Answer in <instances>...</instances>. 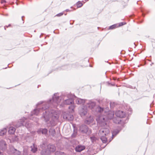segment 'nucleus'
<instances>
[{"instance_id": "nucleus-1", "label": "nucleus", "mask_w": 155, "mask_h": 155, "mask_svg": "<svg viewBox=\"0 0 155 155\" xmlns=\"http://www.w3.org/2000/svg\"><path fill=\"white\" fill-rule=\"evenodd\" d=\"M62 97L59 96L58 93H55L52 99L50 100L49 102L45 103L43 104L41 107V108L35 109L32 111L31 112V115H38L41 110H45V112H44L42 116V118L43 119L45 122H48L50 119L51 114L54 113L51 115V119L50 121V125L49 126H54L57 124V122L58 120L59 117L58 114H56L54 111L52 110L49 111L48 108L50 105V103L52 104L54 107H57L58 104L61 101ZM56 113V112H55Z\"/></svg>"}, {"instance_id": "nucleus-2", "label": "nucleus", "mask_w": 155, "mask_h": 155, "mask_svg": "<svg viewBox=\"0 0 155 155\" xmlns=\"http://www.w3.org/2000/svg\"><path fill=\"white\" fill-rule=\"evenodd\" d=\"M26 120V119L25 117L22 118L20 120V121H18L17 124L15 123L13 124V125L16 128L18 127L22 126H25L27 128L30 127V124L28 122H26L25 123V121Z\"/></svg>"}, {"instance_id": "nucleus-3", "label": "nucleus", "mask_w": 155, "mask_h": 155, "mask_svg": "<svg viewBox=\"0 0 155 155\" xmlns=\"http://www.w3.org/2000/svg\"><path fill=\"white\" fill-rule=\"evenodd\" d=\"M107 119L104 116H101L99 117L98 119L97 120V123H98L99 126L103 127H108V125L107 124Z\"/></svg>"}, {"instance_id": "nucleus-4", "label": "nucleus", "mask_w": 155, "mask_h": 155, "mask_svg": "<svg viewBox=\"0 0 155 155\" xmlns=\"http://www.w3.org/2000/svg\"><path fill=\"white\" fill-rule=\"evenodd\" d=\"M110 133V130L108 127H103L101 128L98 133L99 136L101 135L107 136Z\"/></svg>"}, {"instance_id": "nucleus-5", "label": "nucleus", "mask_w": 155, "mask_h": 155, "mask_svg": "<svg viewBox=\"0 0 155 155\" xmlns=\"http://www.w3.org/2000/svg\"><path fill=\"white\" fill-rule=\"evenodd\" d=\"M72 97L71 98H69L65 100L63 102L64 104L67 105H70V104H72L74 103V97H75L74 95L71 96Z\"/></svg>"}, {"instance_id": "nucleus-6", "label": "nucleus", "mask_w": 155, "mask_h": 155, "mask_svg": "<svg viewBox=\"0 0 155 155\" xmlns=\"http://www.w3.org/2000/svg\"><path fill=\"white\" fill-rule=\"evenodd\" d=\"M63 118L69 121H72L74 119L73 116L69 114H64L63 115Z\"/></svg>"}, {"instance_id": "nucleus-7", "label": "nucleus", "mask_w": 155, "mask_h": 155, "mask_svg": "<svg viewBox=\"0 0 155 155\" xmlns=\"http://www.w3.org/2000/svg\"><path fill=\"white\" fill-rule=\"evenodd\" d=\"M88 127L85 125H82L80 127V130L82 133H86L88 130Z\"/></svg>"}, {"instance_id": "nucleus-8", "label": "nucleus", "mask_w": 155, "mask_h": 155, "mask_svg": "<svg viewBox=\"0 0 155 155\" xmlns=\"http://www.w3.org/2000/svg\"><path fill=\"white\" fill-rule=\"evenodd\" d=\"M7 144L5 142L2 140L0 141V150L3 151L5 150L7 148Z\"/></svg>"}, {"instance_id": "nucleus-9", "label": "nucleus", "mask_w": 155, "mask_h": 155, "mask_svg": "<svg viewBox=\"0 0 155 155\" xmlns=\"http://www.w3.org/2000/svg\"><path fill=\"white\" fill-rule=\"evenodd\" d=\"M115 114L117 117L120 118H124L126 116L125 112L121 110L117 111L115 112Z\"/></svg>"}, {"instance_id": "nucleus-10", "label": "nucleus", "mask_w": 155, "mask_h": 155, "mask_svg": "<svg viewBox=\"0 0 155 155\" xmlns=\"http://www.w3.org/2000/svg\"><path fill=\"white\" fill-rule=\"evenodd\" d=\"M85 148V146L79 145L76 146L75 148V150L76 152H80Z\"/></svg>"}, {"instance_id": "nucleus-11", "label": "nucleus", "mask_w": 155, "mask_h": 155, "mask_svg": "<svg viewBox=\"0 0 155 155\" xmlns=\"http://www.w3.org/2000/svg\"><path fill=\"white\" fill-rule=\"evenodd\" d=\"M96 103L94 102L90 101L87 103V106L89 108L92 110L96 106Z\"/></svg>"}, {"instance_id": "nucleus-12", "label": "nucleus", "mask_w": 155, "mask_h": 155, "mask_svg": "<svg viewBox=\"0 0 155 155\" xmlns=\"http://www.w3.org/2000/svg\"><path fill=\"white\" fill-rule=\"evenodd\" d=\"M47 149L51 153V152H54L56 150L55 146L52 144H48L47 146Z\"/></svg>"}, {"instance_id": "nucleus-13", "label": "nucleus", "mask_w": 155, "mask_h": 155, "mask_svg": "<svg viewBox=\"0 0 155 155\" xmlns=\"http://www.w3.org/2000/svg\"><path fill=\"white\" fill-rule=\"evenodd\" d=\"M48 131L46 128H41L37 130V132L38 134H40L41 133L43 134L46 135L47 134Z\"/></svg>"}, {"instance_id": "nucleus-14", "label": "nucleus", "mask_w": 155, "mask_h": 155, "mask_svg": "<svg viewBox=\"0 0 155 155\" xmlns=\"http://www.w3.org/2000/svg\"><path fill=\"white\" fill-rule=\"evenodd\" d=\"M87 110L86 108L84 107L81 109L79 113L81 117L84 116L87 114Z\"/></svg>"}, {"instance_id": "nucleus-15", "label": "nucleus", "mask_w": 155, "mask_h": 155, "mask_svg": "<svg viewBox=\"0 0 155 155\" xmlns=\"http://www.w3.org/2000/svg\"><path fill=\"white\" fill-rule=\"evenodd\" d=\"M107 116L106 117L107 119H111L114 118V113L112 111H109L107 113Z\"/></svg>"}, {"instance_id": "nucleus-16", "label": "nucleus", "mask_w": 155, "mask_h": 155, "mask_svg": "<svg viewBox=\"0 0 155 155\" xmlns=\"http://www.w3.org/2000/svg\"><path fill=\"white\" fill-rule=\"evenodd\" d=\"M31 151L33 153H36L38 150L37 146L35 143H33V145L31 146Z\"/></svg>"}, {"instance_id": "nucleus-17", "label": "nucleus", "mask_w": 155, "mask_h": 155, "mask_svg": "<svg viewBox=\"0 0 155 155\" xmlns=\"http://www.w3.org/2000/svg\"><path fill=\"white\" fill-rule=\"evenodd\" d=\"M41 153V155H49L51 153L47 148L46 149H43Z\"/></svg>"}, {"instance_id": "nucleus-18", "label": "nucleus", "mask_w": 155, "mask_h": 155, "mask_svg": "<svg viewBox=\"0 0 155 155\" xmlns=\"http://www.w3.org/2000/svg\"><path fill=\"white\" fill-rule=\"evenodd\" d=\"M76 103L78 104H83L85 102V100L83 99L78 98L76 101Z\"/></svg>"}, {"instance_id": "nucleus-19", "label": "nucleus", "mask_w": 155, "mask_h": 155, "mask_svg": "<svg viewBox=\"0 0 155 155\" xmlns=\"http://www.w3.org/2000/svg\"><path fill=\"white\" fill-rule=\"evenodd\" d=\"M107 136L101 135L99 136L100 137V139L103 143H106L107 142Z\"/></svg>"}, {"instance_id": "nucleus-20", "label": "nucleus", "mask_w": 155, "mask_h": 155, "mask_svg": "<svg viewBox=\"0 0 155 155\" xmlns=\"http://www.w3.org/2000/svg\"><path fill=\"white\" fill-rule=\"evenodd\" d=\"M15 131V128L12 127H11L9 128L8 133L10 134H13L14 133Z\"/></svg>"}, {"instance_id": "nucleus-21", "label": "nucleus", "mask_w": 155, "mask_h": 155, "mask_svg": "<svg viewBox=\"0 0 155 155\" xmlns=\"http://www.w3.org/2000/svg\"><path fill=\"white\" fill-rule=\"evenodd\" d=\"M49 132L51 135L54 136L55 134V130L53 128H51L49 130Z\"/></svg>"}, {"instance_id": "nucleus-22", "label": "nucleus", "mask_w": 155, "mask_h": 155, "mask_svg": "<svg viewBox=\"0 0 155 155\" xmlns=\"http://www.w3.org/2000/svg\"><path fill=\"white\" fill-rule=\"evenodd\" d=\"M113 120L114 123L117 124H119L120 121H121V120H119V118L114 117L113 118Z\"/></svg>"}, {"instance_id": "nucleus-23", "label": "nucleus", "mask_w": 155, "mask_h": 155, "mask_svg": "<svg viewBox=\"0 0 155 155\" xmlns=\"http://www.w3.org/2000/svg\"><path fill=\"white\" fill-rule=\"evenodd\" d=\"M103 111V108L100 106H97L96 109V111L98 112L101 113Z\"/></svg>"}, {"instance_id": "nucleus-24", "label": "nucleus", "mask_w": 155, "mask_h": 155, "mask_svg": "<svg viewBox=\"0 0 155 155\" xmlns=\"http://www.w3.org/2000/svg\"><path fill=\"white\" fill-rule=\"evenodd\" d=\"M7 130L6 128H4L3 130L0 131V136L4 135L6 132Z\"/></svg>"}, {"instance_id": "nucleus-25", "label": "nucleus", "mask_w": 155, "mask_h": 155, "mask_svg": "<svg viewBox=\"0 0 155 155\" xmlns=\"http://www.w3.org/2000/svg\"><path fill=\"white\" fill-rule=\"evenodd\" d=\"M119 131L117 129L114 130L112 132V137H114L116 136L119 133Z\"/></svg>"}, {"instance_id": "nucleus-26", "label": "nucleus", "mask_w": 155, "mask_h": 155, "mask_svg": "<svg viewBox=\"0 0 155 155\" xmlns=\"http://www.w3.org/2000/svg\"><path fill=\"white\" fill-rule=\"evenodd\" d=\"M55 155H65V154L63 152L60 151H57L55 153Z\"/></svg>"}, {"instance_id": "nucleus-27", "label": "nucleus", "mask_w": 155, "mask_h": 155, "mask_svg": "<svg viewBox=\"0 0 155 155\" xmlns=\"http://www.w3.org/2000/svg\"><path fill=\"white\" fill-rule=\"evenodd\" d=\"M76 5L78 8H80L82 6L83 4L81 2L78 1L76 3Z\"/></svg>"}, {"instance_id": "nucleus-28", "label": "nucleus", "mask_w": 155, "mask_h": 155, "mask_svg": "<svg viewBox=\"0 0 155 155\" xmlns=\"http://www.w3.org/2000/svg\"><path fill=\"white\" fill-rule=\"evenodd\" d=\"M21 153V152L16 149H15V150L14 151L13 153L15 155H20Z\"/></svg>"}, {"instance_id": "nucleus-29", "label": "nucleus", "mask_w": 155, "mask_h": 155, "mask_svg": "<svg viewBox=\"0 0 155 155\" xmlns=\"http://www.w3.org/2000/svg\"><path fill=\"white\" fill-rule=\"evenodd\" d=\"M10 151L12 152V153H13L14 151L15 150V149L13 146H11L10 147Z\"/></svg>"}, {"instance_id": "nucleus-30", "label": "nucleus", "mask_w": 155, "mask_h": 155, "mask_svg": "<svg viewBox=\"0 0 155 155\" xmlns=\"http://www.w3.org/2000/svg\"><path fill=\"white\" fill-rule=\"evenodd\" d=\"M117 27V25H113L110 26L109 28V29H114Z\"/></svg>"}, {"instance_id": "nucleus-31", "label": "nucleus", "mask_w": 155, "mask_h": 155, "mask_svg": "<svg viewBox=\"0 0 155 155\" xmlns=\"http://www.w3.org/2000/svg\"><path fill=\"white\" fill-rule=\"evenodd\" d=\"M116 104L114 102H110V106L111 108H113L115 106Z\"/></svg>"}, {"instance_id": "nucleus-32", "label": "nucleus", "mask_w": 155, "mask_h": 155, "mask_svg": "<svg viewBox=\"0 0 155 155\" xmlns=\"http://www.w3.org/2000/svg\"><path fill=\"white\" fill-rule=\"evenodd\" d=\"M90 138L92 141V142H94V141H95L96 140V137L93 136H92V137H90Z\"/></svg>"}, {"instance_id": "nucleus-33", "label": "nucleus", "mask_w": 155, "mask_h": 155, "mask_svg": "<svg viewBox=\"0 0 155 155\" xmlns=\"http://www.w3.org/2000/svg\"><path fill=\"white\" fill-rule=\"evenodd\" d=\"M46 146V144L45 143H43L40 145V147L44 149L43 148Z\"/></svg>"}, {"instance_id": "nucleus-34", "label": "nucleus", "mask_w": 155, "mask_h": 155, "mask_svg": "<svg viewBox=\"0 0 155 155\" xmlns=\"http://www.w3.org/2000/svg\"><path fill=\"white\" fill-rule=\"evenodd\" d=\"M69 108L71 109L73 111L74 108V107L73 105H71L69 107Z\"/></svg>"}, {"instance_id": "nucleus-35", "label": "nucleus", "mask_w": 155, "mask_h": 155, "mask_svg": "<svg viewBox=\"0 0 155 155\" xmlns=\"http://www.w3.org/2000/svg\"><path fill=\"white\" fill-rule=\"evenodd\" d=\"M63 14L64 13L63 12L60 13L56 15V16L58 17L61 16L63 15Z\"/></svg>"}, {"instance_id": "nucleus-36", "label": "nucleus", "mask_w": 155, "mask_h": 155, "mask_svg": "<svg viewBox=\"0 0 155 155\" xmlns=\"http://www.w3.org/2000/svg\"><path fill=\"white\" fill-rule=\"evenodd\" d=\"M77 134L76 133H74L71 135V137L72 138L75 137L76 136Z\"/></svg>"}, {"instance_id": "nucleus-37", "label": "nucleus", "mask_w": 155, "mask_h": 155, "mask_svg": "<svg viewBox=\"0 0 155 155\" xmlns=\"http://www.w3.org/2000/svg\"><path fill=\"white\" fill-rule=\"evenodd\" d=\"M107 83L108 85V86H114L115 85V84H111V83H109V82H107Z\"/></svg>"}, {"instance_id": "nucleus-38", "label": "nucleus", "mask_w": 155, "mask_h": 155, "mask_svg": "<svg viewBox=\"0 0 155 155\" xmlns=\"http://www.w3.org/2000/svg\"><path fill=\"white\" fill-rule=\"evenodd\" d=\"M126 24V23L124 22H120L119 24V26H122Z\"/></svg>"}, {"instance_id": "nucleus-39", "label": "nucleus", "mask_w": 155, "mask_h": 155, "mask_svg": "<svg viewBox=\"0 0 155 155\" xmlns=\"http://www.w3.org/2000/svg\"><path fill=\"white\" fill-rule=\"evenodd\" d=\"M6 2L5 0H1V3H5Z\"/></svg>"}, {"instance_id": "nucleus-40", "label": "nucleus", "mask_w": 155, "mask_h": 155, "mask_svg": "<svg viewBox=\"0 0 155 155\" xmlns=\"http://www.w3.org/2000/svg\"><path fill=\"white\" fill-rule=\"evenodd\" d=\"M42 104V102H39V103H38V105H39L41 104Z\"/></svg>"}, {"instance_id": "nucleus-41", "label": "nucleus", "mask_w": 155, "mask_h": 155, "mask_svg": "<svg viewBox=\"0 0 155 155\" xmlns=\"http://www.w3.org/2000/svg\"><path fill=\"white\" fill-rule=\"evenodd\" d=\"M11 26V24H9L8 26H6L7 28H8L9 27H10Z\"/></svg>"}, {"instance_id": "nucleus-42", "label": "nucleus", "mask_w": 155, "mask_h": 155, "mask_svg": "<svg viewBox=\"0 0 155 155\" xmlns=\"http://www.w3.org/2000/svg\"><path fill=\"white\" fill-rule=\"evenodd\" d=\"M0 155H3V153L1 151H0Z\"/></svg>"}, {"instance_id": "nucleus-43", "label": "nucleus", "mask_w": 155, "mask_h": 155, "mask_svg": "<svg viewBox=\"0 0 155 155\" xmlns=\"http://www.w3.org/2000/svg\"><path fill=\"white\" fill-rule=\"evenodd\" d=\"M69 11V9H66V12H68V11Z\"/></svg>"}, {"instance_id": "nucleus-44", "label": "nucleus", "mask_w": 155, "mask_h": 155, "mask_svg": "<svg viewBox=\"0 0 155 155\" xmlns=\"http://www.w3.org/2000/svg\"><path fill=\"white\" fill-rule=\"evenodd\" d=\"M24 17V16H22V17H21V19H22V21H23V17Z\"/></svg>"}, {"instance_id": "nucleus-45", "label": "nucleus", "mask_w": 155, "mask_h": 155, "mask_svg": "<svg viewBox=\"0 0 155 155\" xmlns=\"http://www.w3.org/2000/svg\"><path fill=\"white\" fill-rule=\"evenodd\" d=\"M6 27V26H5V27H4V29H5V30H6V28H5V27Z\"/></svg>"}, {"instance_id": "nucleus-46", "label": "nucleus", "mask_w": 155, "mask_h": 155, "mask_svg": "<svg viewBox=\"0 0 155 155\" xmlns=\"http://www.w3.org/2000/svg\"><path fill=\"white\" fill-rule=\"evenodd\" d=\"M86 2L88 1L89 0H84Z\"/></svg>"}, {"instance_id": "nucleus-47", "label": "nucleus", "mask_w": 155, "mask_h": 155, "mask_svg": "<svg viewBox=\"0 0 155 155\" xmlns=\"http://www.w3.org/2000/svg\"><path fill=\"white\" fill-rule=\"evenodd\" d=\"M153 64V63H152L151 64V65H152V64Z\"/></svg>"}, {"instance_id": "nucleus-48", "label": "nucleus", "mask_w": 155, "mask_h": 155, "mask_svg": "<svg viewBox=\"0 0 155 155\" xmlns=\"http://www.w3.org/2000/svg\"><path fill=\"white\" fill-rule=\"evenodd\" d=\"M39 87V85H38V87Z\"/></svg>"}]
</instances>
